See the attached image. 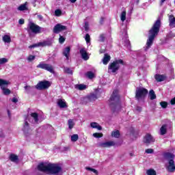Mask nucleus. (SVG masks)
<instances>
[{
	"label": "nucleus",
	"instance_id": "obj_1",
	"mask_svg": "<svg viewBox=\"0 0 175 175\" xmlns=\"http://www.w3.org/2000/svg\"><path fill=\"white\" fill-rule=\"evenodd\" d=\"M38 170L40 172L48 173V174H57L62 170V168L58 164L40 163L38 165Z\"/></svg>",
	"mask_w": 175,
	"mask_h": 175
},
{
	"label": "nucleus",
	"instance_id": "obj_2",
	"mask_svg": "<svg viewBox=\"0 0 175 175\" xmlns=\"http://www.w3.org/2000/svg\"><path fill=\"white\" fill-rule=\"evenodd\" d=\"M161 29V20L156 21L152 27L149 31V37L146 42V51L152 46V42L155 39V37L159 33V29Z\"/></svg>",
	"mask_w": 175,
	"mask_h": 175
},
{
	"label": "nucleus",
	"instance_id": "obj_3",
	"mask_svg": "<svg viewBox=\"0 0 175 175\" xmlns=\"http://www.w3.org/2000/svg\"><path fill=\"white\" fill-rule=\"evenodd\" d=\"M109 105L113 113H116V111H120L121 109V104L120 103V95H118V90H113L109 99Z\"/></svg>",
	"mask_w": 175,
	"mask_h": 175
},
{
	"label": "nucleus",
	"instance_id": "obj_4",
	"mask_svg": "<svg viewBox=\"0 0 175 175\" xmlns=\"http://www.w3.org/2000/svg\"><path fill=\"white\" fill-rule=\"evenodd\" d=\"M164 158L168 161V165L166 167L167 172L173 173L175 171L174 154L170 152L164 154Z\"/></svg>",
	"mask_w": 175,
	"mask_h": 175
},
{
	"label": "nucleus",
	"instance_id": "obj_5",
	"mask_svg": "<svg viewBox=\"0 0 175 175\" xmlns=\"http://www.w3.org/2000/svg\"><path fill=\"white\" fill-rule=\"evenodd\" d=\"M27 31L29 33H41V32H44V28L40 27L39 25L35 24L33 22L30 21L27 25Z\"/></svg>",
	"mask_w": 175,
	"mask_h": 175
},
{
	"label": "nucleus",
	"instance_id": "obj_6",
	"mask_svg": "<svg viewBox=\"0 0 175 175\" xmlns=\"http://www.w3.org/2000/svg\"><path fill=\"white\" fill-rule=\"evenodd\" d=\"M121 65H124V61L122 59H120L118 60H115L109 66V72L116 73V72H117L120 69Z\"/></svg>",
	"mask_w": 175,
	"mask_h": 175
},
{
	"label": "nucleus",
	"instance_id": "obj_7",
	"mask_svg": "<svg viewBox=\"0 0 175 175\" xmlns=\"http://www.w3.org/2000/svg\"><path fill=\"white\" fill-rule=\"evenodd\" d=\"M147 94H148V90H147V89L144 88H137L135 91V98L137 99V100L144 99Z\"/></svg>",
	"mask_w": 175,
	"mask_h": 175
},
{
	"label": "nucleus",
	"instance_id": "obj_8",
	"mask_svg": "<svg viewBox=\"0 0 175 175\" xmlns=\"http://www.w3.org/2000/svg\"><path fill=\"white\" fill-rule=\"evenodd\" d=\"M51 83L49 81H39L36 85L35 88L38 91H43V90H47Z\"/></svg>",
	"mask_w": 175,
	"mask_h": 175
},
{
	"label": "nucleus",
	"instance_id": "obj_9",
	"mask_svg": "<svg viewBox=\"0 0 175 175\" xmlns=\"http://www.w3.org/2000/svg\"><path fill=\"white\" fill-rule=\"evenodd\" d=\"M9 81L0 79V87L3 91V95H9L10 94V90L8 89Z\"/></svg>",
	"mask_w": 175,
	"mask_h": 175
},
{
	"label": "nucleus",
	"instance_id": "obj_10",
	"mask_svg": "<svg viewBox=\"0 0 175 175\" xmlns=\"http://www.w3.org/2000/svg\"><path fill=\"white\" fill-rule=\"evenodd\" d=\"M53 42L51 40H48L43 41L42 42H38V44H34L33 45L29 46V49H35V47H45L46 46H51Z\"/></svg>",
	"mask_w": 175,
	"mask_h": 175
},
{
	"label": "nucleus",
	"instance_id": "obj_11",
	"mask_svg": "<svg viewBox=\"0 0 175 175\" xmlns=\"http://www.w3.org/2000/svg\"><path fill=\"white\" fill-rule=\"evenodd\" d=\"M37 68H40V69H44V70H47L48 72H50V73H54V68L51 64L40 63L37 66Z\"/></svg>",
	"mask_w": 175,
	"mask_h": 175
},
{
	"label": "nucleus",
	"instance_id": "obj_12",
	"mask_svg": "<svg viewBox=\"0 0 175 175\" xmlns=\"http://www.w3.org/2000/svg\"><path fill=\"white\" fill-rule=\"evenodd\" d=\"M154 142H155V139L150 134H146L144 137V143L147 146L151 144V143H154Z\"/></svg>",
	"mask_w": 175,
	"mask_h": 175
},
{
	"label": "nucleus",
	"instance_id": "obj_13",
	"mask_svg": "<svg viewBox=\"0 0 175 175\" xmlns=\"http://www.w3.org/2000/svg\"><path fill=\"white\" fill-rule=\"evenodd\" d=\"M68 29L66 26H64L59 23L57 24L53 28L54 33H59V32H62V31H66Z\"/></svg>",
	"mask_w": 175,
	"mask_h": 175
},
{
	"label": "nucleus",
	"instance_id": "obj_14",
	"mask_svg": "<svg viewBox=\"0 0 175 175\" xmlns=\"http://www.w3.org/2000/svg\"><path fill=\"white\" fill-rule=\"evenodd\" d=\"M79 53L81 54L82 59L85 61H88V59H90V56H88V53H87V49H85V48L81 49Z\"/></svg>",
	"mask_w": 175,
	"mask_h": 175
},
{
	"label": "nucleus",
	"instance_id": "obj_15",
	"mask_svg": "<svg viewBox=\"0 0 175 175\" xmlns=\"http://www.w3.org/2000/svg\"><path fill=\"white\" fill-rule=\"evenodd\" d=\"M99 146L102 148H106L107 147H113V146H116V144L113 141H109L107 142H102L99 144Z\"/></svg>",
	"mask_w": 175,
	"mask_h": 175
},
{
	"label": "nucleus",
	"instance_id": "obj_16",
	"mask_svg": "<svg viewBox=\"0 0 175 175\" xmlns=\"http://www.w3.org/2000/svg\"><path fill=\"white\" fill-rule=\"evenodd\" d=\"M123 35L125 37V39L124 40V46L126 47H130L131 46V42H129V40L127 39L128 32L126 31V29L123 30Z\"/></svg>",
	"mask_w": 175,
	"mask_h": 175
},
{
	"label": "nucleus",
	"instance_id": "obj_17",
	"mask_svg": "<svg viewBox=\"0 0 175 175\" xmlns=\"http://www.w3.org/2000/svg\"><path fill=\"white\" fill-rule=\"evenodd\" d=\"M84 100H87L88 102H94L98 99V97L96 96V94H92L88 97H85L83 98Z\"/></svg>",
	"mask_w": 175,
	"mask_h": 175
},
{
	"label": "nucleus",
	"instance_id": "obj_18",
	"mask_svg": "<svg viewBox=\"0 0 175 175\" xmlns=\"http://www.w3.org/2000/svg\"><path fill=\"white\" fill-rule=\"evenodd\" d=\"M23 132L25 135H28L29 132H31V129H29V124L28 122H25V124L23 126Z\"/></svg>",
	"mask_w": 175,
	"mask_h": 175
},
{
	"label": "nucleus",
	"instance_id": "obj_19",
	"mask_svg": "<svg viewBox=\"0 0 175 175\" xmlns=\"http://www.w3.org/2000/svg\"><path fill=\"white\" fill-rule=\"evenodd\" d=\"M70 54V47L67 46L63 51V55L66 57V59H69V55Z\"/></svg>",
	"mask_w": 175,
	"mask_h": 175
},
{
	"label": "nucleus",
	"instance_id": "obj_20",
	"mask_svg": "<svg viewBox=\"0 0 175 175\" xmlns=\"http://www.w3.org/2000/svg\"><path fill=\"white\" fill-rule=\"evenodd\" d=\"M167 132V124H163L160 128V135L163 136V135H166Z\"/></svg>",
	"mask_w": 175,
	"mask_h": 175
},
{
	"label": "nucleus",
	"instance_id": "obj_21",
	"mask_svg": "<svg viewBox=\"0 0 175 175\" xmlns=\"http://www.w3.org/2000/svg\"><path fill=\"white\" fill-rule=\"evenodd\" d=\"M31 117L33 118V120L31 121L33 124H35L39 121V115L36 113H31Z\"/></svg>",
	"mask_w": 175,
	"mask_h": 175
},
{
	"label": "nucleus",
	"instance_id": "obj_22",
	"mask_svg": "<svg viewBox=\"0 0 175 175\" xmlns=\"http://www.w3.org/2000/svg\"><path fill=\"white\" fill-rule=\"evenodd\" d=\"M110 59H111L110 55H109L107 54H105L104 57L103 59V64L104 65H107V64H109V62H110Z\"/></svg>",
	"mask_w": 175,
	"mask_h": 175
},
{
	"label": "nucleus",
	"instance_id": "obj_23",
	"mask_svg": "<svg viewBox=\"0 0 175 175\" xmlns=\"http://www.w3.org/2000/svg\"><path fill=\"white\" fill-rule=\"evenodd\" d=\"M33 88H35V87L31 85L25 86V94H31V92H33Z\"/></svg>",
	"mask_w": 175,
	"mask_h": 175
},
{
	"label": "nucleus",
	"instance_id": "obj_24",
	"mask_svg": "<svg viewBox=\"0 0 175 175\" xmlns=\"http://www.w3.org/2000/svg\"><path fill=\"white\" fill-rule=\"evenodd\" d=\"M90 126L94 129H98V131H102V126L99 125L97 122L90 123Z\"/></svg>",
	"mask_w": 175,
	"mask_h": 175
},
{
	"label": "nucleus",
	"instance_id": "obj_25",
	"mask_svg": "<svg viewBox=\"0 0 175 175\" xmlns=\"http://www.w3.org/2000/svg\"><path fill=\"white\" fill-rule=\"evenodd\" d=\"M148 96L151 100H154V99H157V95L155 94V92L153 90H150Z\"/></svg>",
	"mask_w": 175,
	"mask_h": 175
},
{
	"label": "nucleus",
	"instance_id": "obj_26",
	"mask_svg": "<svg viewBox=\"0 0 175 175\" xmlns=\"http://www.w3.org/2000/svg\"><path fill=\"white\" fill-rule=\"evenodd\" d=\"M57 105L59 107H61V109H64L66 107V103H65V100L62 99H59L58 100Z\"/></svg>",
	"mask_w": 175,
	"mask_h": 175
},
{
	"label": "nucleus",
	"instance_id": "obj_27",
	"mask_svg": "<svg viewBox=\"0 0 175 175\" xmlns=\"http://www.w3.org/2000/svg\"><path fill=\"white\" fill-rule=\"evenodd\" d=\"M112 137H115L116 139H120V136H121V134L120 133V131L118 130L112 131L111 133Z\"/></svg>",
	"mask_w": 175,
	"mask_h": 175
},
{
	"label": "nucleus",
	"instance_id": "obj_28",
	"mask_svg": "<svg viewBox=\"0 0 175 175\" xmlns=\"http://www.w3.org/2000/svg\"><path fill=\"white\" fill-rule=\"evenodd\" d=\"M170 27H173L175 24V17L173 15L169 16Z\"/></svg>",
	"mask_w": 175,
	"mask_h": 175
},
{
	"label": "nucleus",
	"instance_id": "obj_29",
	"mask_svg": "<svg viewBox=\"0 0 175 175\" xmlns=\"http://www.w3.org/2000/svg\"><path fill=\"white\" fill-rule=\"evenodd\" d=\"M120 20L122 23L126 20V11H122L120 14Z\"/></svg>",
	"mask_w": 175,
	"mask_h": 175
},
{
	"label": "nucleus",
	"instance_id": "obj_30",
	"mask_svg": "<svg viewBox=\"0 0 175 175\" xmlns=\"http://www.w3.org/2000/svg\"><path fill=\"white\" fill-rule=\"evenodd\" d=\"M3 41L5 43H10V42H12V39L10 38V36L5 35L3 37Z\"/></svg>",
	"mask_w": 175,
	"mask_h": 175
},
{
	"label": "nucleus",
	"instance_id": "obj_31",
	"mask_svg": "<svg viewBox=\"0 0 175 175\" xmlns=\"http://www.w3.org/2000/svg\"><path fill=\"white\" fill-rule=\"evenodd\" d=\"M85 76L88 79H92L94 77H95V74L92 72V71H89L85 73Z\"/></svg>",
	"mask_w": 175,
	"mask_h": 175
},
{
	"label": "nucleus",
	"instance_id": "obj_32",
	"mask_svg": "<svg viewBox=\"0 0 175 175\" xmlns=\"http://www.w3.org/2000/svg\"><path fill=\"white\" fill-rule=\"evenodd\" d=\"M10 159L12 162H18V156L16 154H11L10 156Z\"/></svg>",
	"mask_w": 175,
	"mask_h": 175
},
{
	"label": "nucleus",
	"instance_id": "obj_33",
	"mask_svg": "<svg viewBox=\"0 0 175 175\" xmlns=\"http://www.w3.org/2000/svg\"><path fill=\"white\" fill-rule=\"evenodd\" d=\"M155 79H156L157 81H159V82L163 81V80H165V76L156 75Z\"/></svg>",
	"mask_w": 175,
	"mask_h": 175
},
{
	"label": "nucleus",
	"instance_id": "obj_34",
	"mask_svg": "<svg viewBox=\"0 0 175 175\" xmlns=\"http://www.w3.org/2000/svg\"><path fill=\"white\" fill-rule=\"evenodd\" d=\"M147 175H157V172L154 169H149L146 171Z\"/></svg>",
	"mask_w": 175,
	"mask_h": 175
},
{
	"label": "nucleus",
	"instance_id": "obj_35",
	"mask_svg": "<svg viewBox=\"0 0 175 175\" xmlns=\"http://www.w3.org/2000/svg\"><path fill=\"white\" fill-rule=\"evenodd\" d=\"M64 72L67 73L68 75H73V70H72L70 68L68 67H65L64 68Z\"/></svg>",
	"mask_w": 175,
	"mask_h": 175
},
{
	"label": "nucleus",
	"instance_id": "obj_36",
	"mask_svg": "<svg viewBox=\"0 0 175 175\" xmlns=\"http://www.w3.org/2000/svg\"><path fill=\"white\" fill-rule=\"evenodd\" d=\"M77 88L80 91H83V90H85V88H87V85L83 84H79V85H77Z\"/></svg>",
	"mask_w": 175,
	"mask_h": 175
},
{
	"label": "nucleus",
	"instance_id": "obj_37",
	"mask_svg": "<svg viewBox=\"0 0 175 175\" xmlns=\"http://www.w3.org/2000/svg\"><path fill=\"white\" fill-rule=\"evenodd\" d=\"M79 140V135L74 134L71 136V142H77Z\"/></svg>",
	"mask_w": 175,
	"mask_h": 175
},
{
	"label": "nucleus",
	"instance_id": "obj_38",
	"mask_svg": "<svg viewBox=\"0 0 175 175\" xmlns=\"http://www.w3.org/2000/svg\"><path fill=\"white\" fill-rule=\"evenodd\" d=\"M8 61L9 60L5 57L1 58L0 59V66H1V65H5V64H7V62H8Z\"/></svg>",
	"mask_w": 175,
	"mask_h": 175
},
{
	"label": "nucleus",
	"instance_id": "obj_39",
	"mask_svg": "<svg viewBox=\"0 0 175 175\" xmlns=\"http://www.w3.org/2000/svg\"><path fill=\"white\" fill-rule=\"evenodd\" d=\"M75 126V122H73V120L70 119L68 120V128L69 129H72Z\"/></svg>",
	"mask_w": 175,
	"mask_h": 175
},
{
	"label": "nucleus",
	"instance_id": "obj_40",
	"mask_svg": "<svg viewBox=\"0 0 175 175\" xmlns=\"http://www.w3.org/2000/svg\"><path fill=\"white\" fill-rule=\"evenodd\" d=\"M18 10H20L21 12H23L24 10H27V5H25V3L20 5L18 8Z\"/></svg>",
	"mask_w": 175,
	"mask_h": 175
},
{
	"label": "nucleus",
	"instance_id": "obj_41",
	"mask_svg": "<svg viewBox=\"0 0 175 175\" xmlns=\"http://www.w3.org/2000/svg\"><path fill=\"white\" fill-rule=\"evenodd\" d=\"M85 40L88 44L90 43V42H91V37L90 36V34L87 33L85 35Z\"/></svg>",
	"mask_w": 175,
	"mask_h": 175
},
{
	"label": "nucleus",
	"instance_id": "obj_42",
	"mask_svg": "<svg viewBox=\"0 0 175 175\" xmlns=\"http://www.w3.org/2000/svg\"><path fill=\"white\" fill-rule=\"evenodd\" d=\"M86 170H90V172H93V173H94L95 174H98V170H96L94 168H91L90 167H86Z\"/></svg>",
	"mask_w": 175,
	"mask_h": 175
},
{
	"label": "nucleus",
	"instance_id": "obj_43",
	"mask_svg": "<svg viewBox=\"0 0 175 175\" xmlns=\"http://www.w3.org/2000/svg\"><path fill=\"white\" fill-rule=\"evenodd\" d=\"M160 105L161 106V107H163V109H166V107H167V103L165 102V101H162L160 103Z\"/></svg>",
	"mask_w": 175,
	"mask_h": 175
},
{
	"label": "nucleus",
	"instance_id": "obj_44",
	"mask_svg": "<svg viewBox=\"0 0 175 175\" xmlns=\"http://www.w3.org/2000/svg\"><path fill=\"white\" fill-rule=\"evenodd\" d=\"M93 136L94 137L99 138V137H102L103 136V134L99 133H95L93 134Z\"/></svg>",
	"mask_w": 175,
	"mask_h": 175
},
{
	"label": "nucleus",
	"instance_id": "obj_45",
	"mask_svg": "<svg viewBox=\"0 0 175 175\" xmlns=\"http://www.w3.org/2000/svg\"><path fill=\"white\" fill-rule=\"evenodd\" d=\"M64 42H65V38H64V36L59 35V42L60 43V44H62V43H64Z\"/></svg>",
	"mask_w": 175,
	"mask_h": 175
},
{
	"label": "nucleus",
	"instance_id": "obj_46",
	"mask_svg": "<svg viewBox=\"0 0 175 175\" xmlns=\"http://www.w3.org/2000/svg\"><path fill=\"white\" fill-rule=\"evenodd\" d=\"M61 14H62V12L60 10H56L55 11V16H60Z\"/></svg>",
	"mask_w": 175,
	"mask_h": 175
},
{
	"label": "nucleus",
	"instance_id": "obj_47",
	"mask_svg": "<svg viewBox=\"0 0 175 175\" xmlns=\"http://www.w3.org/2000/svg\"><path fill=\"white\" fill-rule=\"evenodd\" d=\"M145 152H146V154H152V152H154V150L148 148L145 150Z\"/></svg>",
	"mask_w": 175,
	"mask_h": 175
},
{
	"label": "nucleus",
	"instance_id": "obj_48",
	"mask_svg": "<svg viewBox=\"0 0 175 175\" xmlns=\"http://www.w3.org/2000/svg\"><path fill=\"white\" fill-rule=\"evenodd\" d=\"M84 28H85V31H88V29H90L88 22L85 23Z\"/></svg>",
	"mask_w": 175,
	"mask_h": 175
},
{
	"label": "nucleus",
	"instance_id": "obj_49",
	"mask_svg": "<svg viewBox=\"0 0 175 175\" xmlns=\"http://www.w3.org/2000/svg\"><path fill=\"white\" fill-rule=\"evenodd\" d=\"M100 42H105V34L100 35Z\"/></svg>",
	"mask_w": 175,
	"mask_h": 175
},
{
	"label": "nucleus",
	"instance_id": "obj_50",
	"mask_svg": "<svg viewBox=\"0 0 175 175\" xmlns=\"http://www.w3.org/2000/svg\"><path fill=\"white\" fill-rule=\"evenodd\" d=\"M27 59L31 62V61H33V59H35V55H29L27 58Z\"/></svg>",
	"mask_w": 175,
	"mask_h": 175
},
{
	"label": "nucleus",
	"instance_id": "obj_51",
	"mask_svg": "<svg viewBox=\"0 0 175 175\" xmlns=\"http://www.w3.org/2000/svg\"><path fill=\"white\" fill-rule=\"evenodd\" d=\"M12 102H13L14 103H17L18 102V100L16 98H13L12 100Z\"/></svg>",
	"mask_w": 175,
	"mask_h": 175
},
{
	"label": "nucleus",
	"instance_id": "obj_52",
	"mask_svg": "<svg viewBox=\"0 0 175 175\" xmlns=\"http://www.w3.org/2000/svg\"><path fill=\"white\" fill-rule=\"evenodd\" d=\"M38 18L40 21H43V16L42 15H38Z\"/></svg>",
	"mask_w": 175,
	"mask_h": 175
},
{
	"label": "nucleus",
	"instance_id": "obj_53",
	"mask_svg": "<svg viewBox=\"0 0 175 175\" xmlns=\"http://www.w3.org/2000/svg\"><path fill=\"white\" fill-rule=\"evenodd\" d=\"M170 103L171 105H175V97L171 99Z\"/></svg>",
	"mask_w": 175,
	"mask_h": 175
},
{
	"label": "nucleus",
	"instance_id": "obj_54",
	"mask_svg": "<svg viewBox=\"0 0 175 175\" xmlns=\"http://www.w3.org/2000/svg\"><path fill=\"white\" fill-rule=\"evenodd\" d=\"M19 24H21V25H23V24H24V19H20L18 21Z\"/></svg>",
	"mask_w": 175,
	"mask_h": 175
},
{
	"label": "nucleus",
	"instance_id": "obj_55",
	"mask_svg": "<svg viewBox=\"0 0 175 175\" xmlns=\"http://www.w3.org/2000/svg\"><path fill=\"white\" fill-rule=\"evenodd\" d=\"M136 110L137 111H142V107H139V106L136 107Z\"/></svg>",
	"mask_w": 175,
	"mask_h": 175
},
{
	"label": "nucleus",
	"instance_id": "obj_56",
	"mask_svg": "<svg viewBox=\"0 0 175 175\" xmlns=\"http://www.w3.org/2000/svg\"><path fill=\"white\" fill-rule=\"evenodd\" d=\"M105 21V18L102 17L100 20V24H103V21Z\"/></svg>",
	"mask_w": 175,
	"mask_h": 175
},
{
	"label": "nucleus",
	"instance_id": "obj_57",
	"mask_svg": "<svg viewBox=\"0 0 175 175\" xmlns=\"http://www.w3.org/2000/svg\"><path fill=\"white\" fill-rule=\"evenodd\" d=\"M0 137H5V135L3 134V133H0Z\"/></svg>",
	"mask_w": 175,
	"mask_h": 175
},
{
	"label": "nucleus",
	"instance_id": "obj_58",
	"mask_svg": "<svg viewBox=\"0 0 175 175\" xmlns=\"http://www.w3.org/2000/svg\"><path fill=\"white\" fill-rule=\"evenodd\" d=\"M161 1V2H160V5H163V3L165 2V1H166V0H160Z\"/></svg>",
	"mask_w": 175,
	"mask_h": 175
},
{
	"label": "nucleus",
	"instance_id": "obj_59",
	"mask_svg": "<svg viewBox=\"0 0 175 175\" xmlns=\"http://www.w3.org/2000/svg\"><path fill=\"white\" fill-rule=\"evenodd\" d=\"M77 0H70V2H71V3H75L76 2Z\"/></svg>",
	"mask_w": 175,
	"mask_h": 175
}]
</instances>
